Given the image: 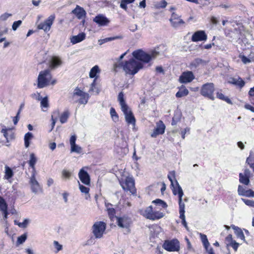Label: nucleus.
I'll return each instance as SVG.
<instances>
[{
  "mask_svg": "<svg viewBox=\"0 0 254 254\" xmlns=\"http://www.w3.org/2000/svg\"><path fill=\"white\" fill-rule=\"evenodd\" d=\"M160 55V53L156 50L150 51L149 53H146L141 50H138L133 52L132 56L134 59L132 58L124 63L123 62L115 64V67H123L126 73L129 75H134L139 69L143 68V64L139 61L145 63L155 60Z\"/></svg>",
  "mask_w": 254,
  "mask_h": 254,
  "instance_id": "f257e3e1",
  "label": "nucleus"
},
{
  "mask_svg": "<svg viewBox=\"0 0 254 254\" xmlns=\"http://www.w3.org/2000/svg\"><path fill=\"white\" fill-rule=\"evenodd\" d=\"M52 79V75L49 69H46L40 72L37 79V86L43 88L49 85Z\"/></svg>",
  "mask_w": 254,
  "mask_h": 254,
  "instance_id": "f03ea898",
  "label": "nucleus"
},
{
  "mask_svg": "<svg viewBox=\"0 0 254 254\" xmlns=\"http://www.w3.org/2000/svg\"><path fill=\"white\" fill-rule=\"evenodd\" d=\"M214 90V85L213 83H207L202 86L200 93L202 96L213 100Z\"/></svg>",
  "mask_w": 254,
  "mask_h": 254,
  "instance_id": "7ed1b4c3",
  "label": "nucleus"
},
{
  "mask_svg": "<svg viewBox=\"0 0 254 254\" xmlns=\"http://www.w3.org/2000/svg\"><path fill=\"white\" fill-rule=\"evenodd\" d=\"M123 189L126 191H129L132 194L136 193L134 180L131 177H127L124 182H120Z\"/></svg>",
  "mask_w": 254,
  "mask_h": 254,
  "instance_id": "20e7f679",
  "label": "nucleus"
},
{
  "mask_svg": "<svg viewBox=\"0 0 254 254\" xmlns=\"http://www.w3.org/2000/svg\"><path fill=\"white\" fill-rule=\"evenodd\" d=\"M93 233L96 238H101L106 229V224L103 222H97L93 227Z\"/></svg>",
  "mask_w": 254,
  "mask_h": 254,
  "instance_id": "39448f33",
  "label": "nucleus"
},
{
  "mask_svg": "<svg viewBox=\"0 0 254 254\" xmlns=\"http://www.w3.org/2000/svg\"><path fill=\"white\" fill-rule=\"evenodd\" d=\"M163 247L169 252L179 251L180 250V243L177 239L165 241L163 245Z\"/></svg>",
  "mask_w": 254,
  "mask_h": 254,
  "instance_id": "423d86ee",
  "label": "nucleus"
},
{
  "mask_svg": "<svg viewBox=\"0 0 254 254\" xmlns=\"http://www.w3.org/2000/svg\"><path fill=\"white\" fill-rule=\"evenodd\" d=\"M117 223L119 227L122 228L128 229L131 223V218L127 215H123L122 217H116Z\"/></svg>",
  "mask_w": 254,
  "mask_h": 254,
  "instance_id": "0eeeda50",
  "label": "nucleus"
},
{
  "mask_svg": "<svg viewBox=\"0 0 254 254\" xmlns=\"http://www.w3.org/2000/svg\"><path fill=\"white\" fill-rule=\"evenodd\" d=\"M55 19V15L52 14L45 20L44 22L40 23L38 25V28L39 29H42L44 31H49Z\"/></svg>",
  "mask_w": 254,
  "mask_h": 254,
  "instance_id": "6e6552de",
  "label": "nucleus"
},
{
  "mask_svg": "<svg viewBox=\"0 0 254 254\" xmlns=\"http://www.w3.org/2000/svg\"><path fill=\"white\" fill-rule=\"evenodd\" d=\"M165 126L162 121H159L156 123V127L151 134L152 137H156L159 134H163L165 132Z\"/></svg>",
  "mask_w": 254,
  "mask_h": 254,
  "instance_id": "1a4fd4ad",
  "label": "nucleus"
},
{
  "mask_svg": "<svg viewBox=\"0 0 254 254\" xmlns=\"http://www.w3.org/2000/svg\"><path fill=\"white\" fill-rule=\"evenodd\" d=\"M176 184L178 189V196H179V212L180 215H185V204L182 202V197L184 195L183 191L179 185L178 182L176 181Z\"/></svg>",
  "mask_w": 254,
  "mask_h": 254,
  "instance_id": "9d476101",
  "label": "nucleus"
},
{
  "mask_svg": "<svg viewBox=\"0 0 254 254\" xmlns=\"http://www.w3.org/2000/svg\"><path fill=\"white\" fill-rule=\"evenodd\" d=\"M207 36L203 30H198L195 32L191 37V41L194 42L206 41Z\"/></svg>",
  "mask_w": 254,
  "mask_h": 254,
  "instance_id": "9b49d317",
  "label": "nucleus"
},
{
  "mask_svg": "<svg viewBox=\"0 0 254 254\" xmlns=\"http://www.w3.org/2000/svg\"><path fill=\"white\" fill-rule=\"evenodd\" d=\"M78 177L81 182L86 186L90 184V177L87 171L83 168L80 170L78 173Z\"/></svg>",
  "mask_w": 254,
  "mask_h": 254,
  "instance_id": "f8f14e48",
  "label": "nucleus"
},
{
  "mask_svg": "<svg viewBox=\"0 0 254 254\" xmlns=\"http://www.w3.org/2000/svg\"><path fill=\"white\" fill-rule=\"evenodd\" d=\"M122 112L124 113L126 122L128 124L135 125V119L131 112L129 109L128 107L126 108V110L122 109Z\"/></svg>",
  "mask_w": 254,
  "mask_h": 254,
  "instance_id": "ddd939ff",
  "label": "nucleus"
},
{
  "mask_svg": "<svg viewBox=\"0 0 254 254\" xmlns=\"http://www.w3.org/2000/svg\"><path fill=\"white\" fill-rule=\"evenodd\" d=\"M194 78L191 71L184 72L180 76L179 81L181 83H186L191 82Z\"/></svg>",
  "mask_w": 254,
  "mask_h": 254,
  "instance_id": "4468645a",
  "label": "nucleus"
},
{
  "mask_svg": "<svg viewBox=\"0 0 254 254\" xmlns=\"http://www.w3.org/2000/svg\"><path fill=\"white\" fill-rule=\"evenodd\" d=\"M72 13L74 14L78 19H82L85 18L86 12L84 8L78 5L72 10Z\"/></svg>",
  "mask_w": 254,
  "mask_h": 254,
  "instance_id": "2eb2a0df",
  "label": "nucleus"
},
{
  "mask_svg": "<svg viewBox=\"0 0 254 254\" xmlns=\"http://www.w3.org/2000/svg\"><path fill=\"white\" fill-rule=\"evenodd\" d=\"M29 183L31 185V190L33 192L36 193L41 189L39 183L36 180V178H34V176L30 177Z\"/></svg>",
  "mask_w": 254,
  "mask_h": 254,
  "instance_id": "dca6fc26",
  "label": "nucleus"
},
{
  "mask_svg": "<svg viewBox=\"0 0 254 254\" xmlns=\"http://www.w3.org/2000/svg\"><path fill=\"white\" fill-rule=\"evenodd\" d=\"M93 21L100 26L107 25L109 22V20L102 14H99L95 16Z\"/></svg>",
  "mask_w": 254,
  "mask_h": 254,
  "instance_id": "f3484780",
  "label": "nucleus"
},
{
  "mask_svg": "<svg viewBox=\"0 0 254 254\" xmlns=\"http://www.w3.org/2000/svg\"><path fill=\"white\" fill-rule=\"evenodd\" d=\"M62 64V61L61 59L58 57H53L50 62V67L53 69L61 66Z\"/></svg>",
  "mask_w": 254,
  "mask_h": 254,
  "instance_id": "a211bd4d",
  "label": "nucleus"
},
{
  "mask_svg": "<svg viewBox=\"0 0 254 254\" xmlns=\"http://www.w3.org/2000/svg\"><path fill=\"white\" fill-rule=\"evenodd\" d=\"M85 34L83 32L78 34L77 35L73 36L70 38V42L72 44L79 43L85 39Z\"/></svg>",
  "mask_w": 254,
  "mask_h": 254,
  "instance_id": "6ab92c4d",
  "label": "nucleus"
},
{
  "mask_svg": "<svg viewBox=\"0 0 254 254\" xmlns=\"http://www.w3.org/2000/svg\"><path fill=\"white\" fill-rule=\"evenodd\" d=\"M1 132L6 138L7 142L14 138V133L10 129L2 128L1 130Z\"/></svg>",
  "mask_w": 254,
  "mask_h": 254,
  "instance_id": "aec40b11",
  "label": "nucleus"
},
{
  "mask_svg": "<svg viewBox=\"0 0 254 254\" xmlns=\"http://www.w3.org/2000/svg\"><path fill=\"white\" fill-rule=\"evenodd\" d=\"M204 64H205V62L202 59L200 58H196L190 63V67L192 69H196L200 65Z\"/></svg>",
  "mask_w": 254,
  "mask_h": 254,
  "instance_id": "412c9836",
  "label": "nucleus"
},
{
  "mask_svg": "<svg viewBox=\"0 0 254 254\" xmlns=\"http://www.w3.org/2000/svg\"><path fill=\"white\" fill-rule=\"evenodd\" d=\"M229 83L238 86L241 88L245 85V82L241 77H238V79L234 77L231 78L230 79Z\"/></svg>",
  "mask_w": 254,
  "mask_h": 254,
  "instance_id": "4be33fe9",
  "label": "nucleus"
},
{
  "mask_svg": "<svg viewBox=\"0 0 254 254\" xmlns=\"http://www.w3.org/2000/svg\"><path fill=\"white\" fill-rule=\"evenodd\" d=\"M232 228L235 230V233L237 237L242 240L245 241V237L242 229L234 225L232 226Z\"/></svg>",
  "mask_w": 254,
  "mask_h": 254,
  "instance_id": "5701e85b",
  "label": "nucleus"
},
{
  "mask_svg": "<svg viewBox=\"0 0 254 254\" xmlns=\"http://www.w3.org/2000/svg\"><path fill=\"white\" fill-rule=\"evenodd\" d=\"M153 213L152 206H149L147 207L142 212V214L147 219L152 220V214Z\"/></svg>",
  "mask_w": 254,
  "mask_h": 254,
  "instance_id": "b1692460",
  "label": "nucleus"
},
{
  "mask_svg": "<svg viewBox=\"0 0 254 254\" xmlns=\"http://www.w3.org/2000/svg\"><path fill=\"white\" fill-rule=\"evenodd\" d=\"M124 96V95L123 92H120L118 97V100L121 107V110L124 109V110H125L126 108H127L128 106L127 105L125 101Z\"/></svg>",
  "mask_w": 254,
  "mask_h": 254,
  "instance_id": "393cba45",
  "label": "nucleus"
},
{
  "mask_svg": "<svg viewBox=\"0 0 254 254\" xmlns=\"http://www.w3.org/2000/svg\"><path fill=\"white\" fill-rule=\"evenodd\" d=\"M189 93V90L185 87V86L182 85L179 89V91L177 92L176 96L177 98H181L184 96H186L188 95Z\"/></svg>",
  "mask_w": 254,
  "mask_h": 254,
  "instance_id": "a878e982",
  "label": "nucleus"
},
{
  "mask_svg": "<svg viewBox=\"0 0 254 254\" xmlns=\"http://www.w3.org/2000/svg\"><path fill=\"white\" fill-rule=\"evenodd\" d=\"M123 38V36L122 35H119V36H117L108 37V38H104L103 39L99 40V42L100 45H102L106 42H108L117 40V39H122Z\"/></svg>",
  "mask_w": 254,
  "mask_h": 254,
  "instance_id": "bb28decb",
  "label": "nucleus"
},
{
  "mask_svg": "<svg viewBox=\"0 0 254 254\" xmlns=\"http://www.w3.org/2000/svg\"><path fill=\"white\" fill-rule=\"evenodd\" d=\"M33 137V134L28 132L24 135V145L26 148H28L30 145V140Z\"/></svg>",
  "mask_w": 254,
  "mask_h": 254,
  "instance_id": "cd10ccee",
  "label": "nucleus"
},
{
  "mask_svg": "<svg viewBox=\"0 0 254 254\" xmlns=\"http://www.w3.org/2000/svg\"><path fill=\"white\" fill-rule=\"evenodd\" d=\"M170 22L171 23L172 26L175 28H177L185 24V22L182 19H179L178 20H170Z\"/></svg>",
  "mask_w": 254,
  "mask_h": 254,
  "instance_id": "c85d7f7f",
  "label": "nucleus"
},
{
  "mask_svg": "<svg viewBox=\"0 0 254 254\" xmlns=\"http://www.w3.org/2000/svg\"><path fill=\"white\" fill-rule=\"evenodd\" d=\"M69 115V113L68 111H64L60 116V120L62 124H64L66 122Z\"/></svg>",
  "mask_w": 254,
  "mask_h": 254,
  "instance_id": "c756f323",
  "label": "nucleus"
},
{
  "mask_svg": "<svg viewBox=\"0 0 254 254\" xmlns=\"http://www.w3.org/2000/svg\"><path fill=\"white\" fill-rule=\"evenodd\" d=\"M5 171L4 178L7 180L12 178L13 175V173L11 169L8 166H6Z\"/></svg>",
  "mask_w": 254,
  "mask_h": 254,
  "instance_id": "7c9ffc66",
  "label": "nucleus"
},
{
  "mask_svg": "<svg viewBox=\"0 0 254 254\" xmlns=\"http://www.w3.org/2000/svg\"><path fill=\"white\" fill-rule=\"evenodd\" d=\"M37 159L35 154L33 153H31L30 155V160L29 161V166L31 168H34V166H35V165L37 162Z\"/></svg>",
  "mask_w": 254,
  "mask_h": 254,
  "instance_id": "2f4dec72",
  "label": "nucleus"
},
{
  "mask_svg": "<svg viewBox=\"0 0 254 254\" xmlns=\"http://www.w3.org/2000/svg\"><path fill=\"white\" fill-rule=\"evenodd\" d=\"M99 72V68L98 65H95L93 67L89 72V77L90 78H94L95 77L96 74Z\"/></svg>",
  "mask_w": 254,
  "mask_h": 254,
  "instance_id": "473e14b6",
  "label": "nucleus"
},
{
  "mask_svg": "<svg viewBox=\"0 0 254 254\" xmlns=\"http://www.w3.org/2000/svg\"><path fill=\"white\" fill-rule=\"evenodd\" d=\"M217 97L226 101L228 104H232L231 100L228 97L224 96V95L222 93L217 92Z\"/></svg>",
  "mask_w": 254,
  "mask_h": 254,
  "instance_id": "72a5a7b5",
  "label": "nucleus"
},
{
  "mask_svg": "<svg viewBox=\"0 0 254 254\" xmlns=\"http://www.w3.org/2000/svg\"><path fill=\"white\" fill-rule=\"evenodd\" d=\"M240 179L239 181L240 183L244 184L246 185H248L250 183L249 178H247L243 175L242 173H240L239 174Z\"/></svg>",
  "mask_w": 254,
  "mask_h": 254,
  "instance_id": "f704fd0d",
  "label": "nucleus"
},
{
  "mask_svg": "<svg viewBox=\"0 0 254 254\" xmlns=\"http://www.w3.org/2000/svg\"><path fill=\"white\" fill-rule=\"evenodd\" d=\"M0 210L1 211L7 210V204L2 197H0Z\"/></svg>",
  "mask_w": 254,
  "mask_h": 254,
  "instance_id": "c9c22d12",
  "label": "nucleus"
},
{
  "mask_svg": "<svg viewBox=\"0 0 254 254\" xmlns=\"http://www.w3.org/2000/svg\"><path fill=\"white\" fill-rule=\"evenodd\" d=\"M41 107L42 108H46L47 109L49 106V101H48V98L47 96H46L44 97L43 99H42L40 103Z\"/></svg>",
  "mask_w": 254,
  "mask_h": 254,
  "instance_id": "e433bc0d",
  "label": "nucleus"
},
{
  "mask_svg": "<svg viewBox=\"0 0 254 254\" xmlns=\"http://www.w3.org/2000/svg\"><path fill=\"white\" fill-rule=\"evenodd\" d=\"M89 97V94L85 93L84 95L81 96L80 98L78 100V103L80 104H86L88 102Z\"/></svg>",
  "mask_w": 254,
  "mask_h": 254,
  "instance_id": "4c0bfd02",
  "label": "nucleus"
},
{
  "mask_svg": "<svg viewBox=\"0 0 254 254\" xmlns=\"http://www.w3.org/2000/svg\"><path fill=\"white\" fill-rule=\"evenodd\" d=\"M200 238L201 239V241L203 244V246L205 248H207L208 246H209V243L207 240V237L205 235L200 234Z\"/></svg>",
  "mask_w": 254,
  "mask_h": 254,
  "instance_id": "58836bf2",
  "label": "nucleus"
},
{
  "mask_svg": "<svg viewBox=\"0 0 254 254\" xmlns=\"http://www.w3.org/2000/svg\"><path fill=\"white\" fill-rule=\"evenodd\" d=\"M152 220H155L156 219H159L161 218H162L164 216V214L162 212H159V211H153V213L152 214Z\"/></svg>",
  "mask_w": 254,
  "mask_h": 254,
  "instance_id": "ea45409f",
  "label": "nucleus"
},
{
  "mask_svg": "<svg viewBox=\"0 0 254 254\" xmlns=\"http://www.w3.org/2000/svg\"><path fill=\"white\" fill-rule=\"evenodd\" d=\"M59 115V111H56L55 112H54V115H52V129L51 130H52L55 126V124H56V120H57V117Z\"/></svg>",
  "mask_w": 254,
  "mask_h": 254,
  "instance_id": "a19ab883",
  "label": "nucleus"
},
{
  "mask_svg": "<svg viewBox=\"0 0 254 254\" xmlns=\"http://www.w3.org/2000/svg\"><path fill=\"white\" fill-rule=\"evenodd\" d=\"M152 202L161 205L163 208H166L168 206L167 203L160 199H156L153 200Z\"/></svg>",
  "mask_w": 254,
  "mask_h": 254,
  "instance_id": "79ce46f5",
  "label": "nucleus"
},
{
  "mask_svg": "<svg viewBox=\"0 0 254 254\" xmlns=\"http://www.w3.org/2000/svg\"><path fill=\"white\" fill-rule=\"evenodd\" d=\"M71 151L80 153L81 152V148L76 144H74L71 146Z\"/></svg>",
  "mask_w": 254,
  "mask_h": 254,
  "instance_id": "37998d69",
  "label": "nucleus"
},
{
  "mask_svg": "<svg viewBox=\"0 0 254 254\" xmlns=\"http://www.w3.org/2000/svg\"><path fill=\"white\" fill-rule=\"evenodd\" d=\"M78 182L79 184V189L80 191L82 193H84L85 194H88L89 188L81 185L79 182Z\"/></svg>",
  "mask_w": 254,
  "mask_h": 254,
  "instance_id": "c03bdc74",
  "label": "nucleus"
},
{
  "mask_svg": "<svg viewBox=\"0 0 254 254\" xmlns=\"http://www.w3.org/2000/svg\"><path fill=\"white\" fill-rule=\"evenodd\" d=\"M27 239V234L26 233L23 234L20 236L18 237L17 240V243L19 244H22Z\"/></svg>",
  "mask_w": 254,
  "mask_h": 254,
  "instance_id": "a18cd8bd",
  "label": "nucleus"
},
{
  "mask_svg": "<svg viewBox=\"0 0 254 254\" xmlns=\"http://www.w3.org/2000/svg\"><path fill=\"white\" fill-rule=\"evenodd\" d=\"M110 114L113 120L118 121L119 117L114 108H111L110 110Z\"/></svg>",
  "mask_w": 254,
  "mask_h": 254,
  "instance_id": "49530a36",
  "label": "nucleus"
},
{
  "mask_svg": "<svg viewBox=\"0 0 254 254\" xmlns=\"http://www.w3.org/2000/svg\"><path fill=\"white\" fill-rule=\"evenodd\" d=\"M253 162H254V153L251 152L249 156L247 159L246 162L249 164L251 167V164H253Z\"/></svg>",
  "mask_w": 254,
  "mask_h": 254,
  "instance_id": "de8ad7c7",
  "label": "nucleus"
},
{
  "mask_svg": "<svg viewBox=\"0 0 254 254\" xmlns=\"http://www.w3.org/2000/svg\"><path fill=\"white\" fill-rule=\"evenodd\" d=\"M242 200L248 206L254 207V200L242 198Z\"/></svg>",
  "mask_w": 254,
  "mask_h": 254,
  "instance_id": "09e8293b",
  "label": "nucleus"
},
{
  "mask_svg": "<svg viewBox=\"0 0 254 254\" xmlns=\"http://www.w3.org/2000/svg\"><path fill=\"white\" fill-rule=\"evenodd\" d=\"M71 175V173L66 170H64L62 171V176L66 179H69Z\"/></svg>",
  "mask_w": 254,
  "mask_h": 254,
  "instance_id": "8fccbe9b",
  "label": "nucleus"
},
{
  "mask_svg": "<svg viewBox=\"0 0 254 254\" xmlns=\"http://www.w3.org/2000/svg\"><path fill=\"white\" fill-rule=\"evenodd\" d=\"M29 222V219H25L23 222L22 223H19L18 224V226L22 228H25L27 227V225Z\"/></svg>",
  "mask_w": 254,
  "mask_h": 254,
  "instance_id": "3c124183",
  "label": "nucleus"
},
{
  "mask_svg": "<svg viewBox=\"0 0 254 254\" xmlns=\"http://www.w3.org/2000/svg\"><path fill=\"white\" fill-rule=\"evenodd\" d=\"M239 58L241 59L242 62L244 64H247L248 63H251V61L250 59L247 58L246 56L244 55H239Z\"/></svg>",
  "mask_w": 254,
  "mask_h": 254,
  "instance_id": "603ef678",
  "label": "nucleus"
},
{
  "mask_svg": "<svg viewBox=\"0 0 254 254\" xmlns=\"http://www.w3.org/2000/svg\"><path fill=\"white\" fill-rule=\"evenodd\" d=\"M12 16V14L10 13H8L7 12H5L0 16V20L1 21H5L6 20L8 17Z\"/></svg>",
  "mask_w": 254,
  "mask_h": 254,
  "instance_id": "864d4df0",
  "label": "nucleus"
},
{
  "mask_svg": "<svg viewBox=\"0 0 254 254\" xmlns=\"http://www.w3.org/2000/svg\"><path fill=\"white\" fill-rule=\"evenodd\" d=\"M85 93H86L83 92L82 91H81L79 89L76 88V89L75 90L74 93H73V95L74 96L77 95V96H79L81 97V96L84 95Z\"/></svg>",
  "mask_w": 254,
  "mask_h": 254,
  "instance_id": "5fc2aeb1",
  "label": "nucleus"
},
{
  "mask_svg": "<svg viewBox=\"0 0 254 254\" xmlns=\"http://www.w3.org/2000/svg\"><path fill=\"white\" fill-rule=\"evenodd\" d=\"M180 217L182 219V224L186 228V229L188 231H189V228H188V226L187 225V222H186V219H185V215H180Z\"/></svg>",
  "mask_w": 254,
  "mask_h": 254,
  "instance_id": "6e6d98bb",
  "label": "nucleus"
},
{
  "mask_svg": "<svg viewBox=\"0 0 254 254\" xmlns=\"http://www.w3.org/2000/svg\"><path fill=\"white\" fill-rule=\"evenodd\" d=\"M21 23L22 21L21 20H18L14 22L12 26V29L14 31L16 30Z\"/></svg>",
  "mask_w": 254,
  "mask_h": 254,
  "instance_id": "4d7b16f0",
  "label": "nucleus"
},
{
  "mask_svg": "<svg viewBox=\"0 0 254 254\" xmlns=\"http://www.w3.org/2000/svg\"><path fill=\"white\" fill-rule=\"evenodd\" d=\"M244 196L253 197H254V191L251 190H247L245 192Z\"/></svg>",
  "mask_w": 254,
  "mask_h": 254,
  "instance_id": "13d9d810",
  "label": "nucleus"
},
{
  "mask_svg": "<svg viewBox=\"0 0 254 254\" xmlns=\"http://www.w3.org/2000/svg\"><path fill=\"white\" fill-rule=\"evenodd\" d=\"M230 245L232 246V247L233 248V249L236 251L238 249V248L239 246V244L237 243L234 240H232L230 243Z\"/></svg>",
  "mask_w": 254,
  "mask_h": 254,
  "instance_id": "bf43d9fd",
  "label": "nucleus"
},
{
  "mask_svg": "<svg viewBox=\"0 0 254 254\" xmlns=\"http://www.w3.org/2000/svg\"><path fill=\"white\" fill-rule=\"evenodd\" d=\"M238 191L239 195L244 196L245 192H246V190L243 187L240 185L238 187Z\"/></svg>",
  "mask_w": 254,
  "mask_h": 254,
  "instance_id": "052dcab7",
  "label": "nucleus"
},
{
  "mask_svg": "<svg viewBox=\"0 0 254 254\" xmlns=\"http://www.w3.org/2000/svg\"><path fill=\"white\" fill-rule=\"evenodd\" d=\"M54 244L55 248L57 250V252L61 251L62 249V246L60 245L57 241H55Z\"/></svg>",
  "mask_w": 254,
  "mask_h": 254,
  "instance_id": "680f3d73",
  "label": "nucleus"
},
{
  "mask_svg": "<svg viewBox=\"0 0 254 254\" xmlns=\"http://www.w3.org/2000/svg\"><path fill=\"white\" fill-rule=\"evenodd\" d=\"M176 181L178 182L177 180H175V185L174 184V187H172V191L174 195L178 194V189L176 184Z\"/></svg>",
  "mask_w": 254,
  "mask_h": 254,
  "instance_id": "e2e57ef3",
  "label": "nucleus"
},
{
  "mask_svg": "<svg viewBox=\"0 0 254 254\" xmlns=\"http://www.w3.org/2000/svg\"><path fill=\"white\" fill-rule=\"evenodd\" d=\"M76 139V136L75 134L72 135L70 138V146L75 144V141Z\"/></svg>",
  "mask_w": 254,
  "mask_h": 254,
  "instance_id": "0e129e2a",
  "label": "nucleus"
},
{
  "mask_svg": "<svg viewBox=\"0 0 254 254\" xmlns=\"http://www.w3.org/2000/svg\"><path fill=\"white\" fill-rule=\"evenodd\" d=\"M108 213L110 217L114 216L115 213V210L113 208H109L108 209Z\"/></svg>",
  "mask_w": 254,
  "mask_h": 254,
  "instance_id": "69168bd1",
  "label": "nucleus"
},
{
  "mask_svg": "<svg viewBox=\"0 0 254 254\" xmlns=\"http://www.w3.org/2000/svg\"><path fill=\"white\" fill-rule=\"evenodd\" d=\"M127 3L124 0H122L121 2V4H120L121 7L123 8L124 9L127 10Z\"/></svg>",
  "mask_w": 254,
  "mask_h": 254,
  "instance_id": "338daca9",
  "label": "nucleus"
},
{
  "mask_svg": "<svg viewBox=\"0 0 254 254\" xmlns=\"http://www.w3.org/2000/svg\"><path fill=\"white\" fill-rule=\"evenodd\" d=\"M129 29L132 32H134L137 30V25L136 24L130 25L129 27Z\"/></svg>",
  "mask_w": 254,
  "mask_h": 254,
  "instance_id": "774afa93",
  "label": "nucleus"
}]
</instances>
